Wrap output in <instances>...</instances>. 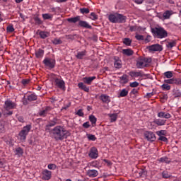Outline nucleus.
<instances>
[{
  "label": "nucleus",
  "instance_id": "1",
  "mask_svg": "<svg viewBox=\"0 0 181 181\" xmlns=\"http://www.w3.org/2000/svg\"><path fill=\"white\" fill-rule=\"evenodd\" d=\"M49 134L53 139L55 141H63L64 139H67L70 136V132L66 130L62 126H57L54 127Z\"/></svg>",
  "mask_w": 181,
  "mask_h": 181
},
{
  "label": "nucleus",
  "instance_id": "2",
  "mask_svg": "<svg viewBox=\"0 0 181 181\" xmlns=\"http://www.w3.org/2000/svg\"><path fill=\"white\" fill-rule=\"evenodd\" d=\"M151 32L158 39L168 37V31L162 27L151 28Z\"/></svg>",
  "mask_w": 181,
  "mask_h": 181
},
{
  "label": "nucleus",
  "instance_id": "3",
  "mask_svg": "<svg viewBox=\"0 0 181 181\" xmlns=\"http://www.w3.org/2000/svg\"><path fill=\"white\" fill-rule=\"evenodd\" d=\"M32 129V125L28 124L23 127V129L18 134V138L20 141H26V136H28L29 132Z\"/></svg>",
  "mask_w": 181,
  "mask_h": 181
},
{
  "label": "nucleus",
  "instance_id": "4",
  "mask_svg": "<svg viewBox=\"0 0 181 181\" xmlns=\"http://www.w3.org/2000/svg\"><path fill=\"white\" fill-rule=\"evenodd\" d=\"M42 63L46 67H49V69H54L56 66V60L52 58H45Z\"/></svg>",
  "mask_w": 181,
  "mask_h": 181
},
{
  "label": "nucleus",
  "instance_id": "5",
  "mask_svg": "<svg viewBox=\"0 0 181 181\" xmlns=\"http://www.w3.org/2000/svg\"><path fill=\"white\" fill-rule=\"evenodd\" d=\"M42 180H50L52 179V171L44 169L41 173Z\"/></svg>",
  "mask_w": 181,
  "mask_h": 181
},
{
  "label": "nucleus",
  "instance_id": "6",
  "mask_svg": "<svg viewBox=\"0 0 181 181\" xmlns=\"http://www.w3.org/2000/svg\"><path fill=\"white\" fill-rule=\"evenodd\" d=\"M144 138L149 142H154V141H156V136H155L154 133L152 132H145Z\"/></svg>",
  "mask_w": 181,
  "mask_h": 181
},
{
  "label": "nucleus",
  "instance_id": "7",
  "mask_svg": "<svg viewBox=\"0 0 181 181\" xmlns=\"http://www.w3.org/2000/svg\"><path fill=\"white\" fill-rule=\"evenodd\" d=\"M147 49L149 50V52H162V50H163L162 45L159 44H155L151 46H148L147 47Z\"/></svg>",
  "mask_w": 181,
  "mask_h": 181
},
{
  "label": "nucleus",
  "instance_id": "8",
  "mask_svg": "<svg viewBox=\"0 0 181 181\" xmlns=\"http://www.w3.org/2000/svg\"><path fill=\"white\" fill-rule=\"evenodd\" d=\"M88 156L91 159H97L98 158V150H97V148L92 147L90 149V152L88 153Z\"/></svg>",
  "mask_w": 181,
  "mask_h": 181
},
{
  "label": "nucleus",
  "instance_id": "9",
  "mask_svg": "<svg viewBox=\"0 0 181 181\" xmlns=\"http://www.w3.org/2000/svg\"><path fill=\"white\" fill-rule=\"evenodd\" d=\"M4 108L7 111H9V110H13V108H16V103L12 102V100H6Z\"/></svg>",
  "mask_w": 181,
  "mask_h": 181
},
{
  "label": "nucleus",
  "instance_id": "10",
  "mask_svg": "<svg viewBox=\"0 0 181 181\" xmlns=\"http://www.w3.org/2000/svg\"><path fill=\"white\" fill-rule=\"evenodd\" d=\"M55 86L58 87V88H60L61 90H64L65 88V83L64 81L59 78L54 79Z\"/></svg>",
  "mask_w": 181,
  "mask_h": 181
},
{
  "label": "nucleus",
  "instance_id": "11",
  "mask_svg": "<svg viewBox=\"0 0 181 181\" xmlns=\"http://www.w3.org/2000/svg\"><path fill=\"white\" fill-rule=\"evenodd\" d=\"M136 67L137 69H144V67H146V64H145V60L142 57H139L137 60Z\"/></svg>",
  "mask_w": 181,
  "mask_h": 181
},
{
  "label": "nucleus",
  "instance_id": "12",
  "mask_svg": "<svg viewBox=\"0 0 181 181\" xmlns=\"http://www.w3.org/2000/svg\"><path fill=\"white\" fill-rule=\"evenodd\" d=\"M117 23H125L127 22V16L117 13Z\"/></svg>",
  "mask_w": 181,
  "mask_h": 181
},
{
  "label": "nucleus",
  "instance_id": "13",
  "mask_svg": "<svg viewBox=\"0 0 181 181\" xmlns=\"http://www.w3.org/2000/svg\"><path fill=\"white\" fill-rule=\"evenodd\" d=\"M86 175L89 177H97L98 176V171L97 170H88L86 172Z\"/></svg>",
  "mask_w": 181,
  "mask_h": 181
},
{
  "label": "nucleus",
  "instance_id": "14",
  "mask_svg": "<svg viewBox=\"0 0 181 181\" xmlns=\"http://www.w3.org/2000/svg\"><path fill=\"white\" fill-rule=\"evenodd\" d=\"M114 60V66L115 69H121V67H122V62L119 59V58L118 57H115Z\"/></svg>",
  "mask_w": 181,
  "mask_h": 181
},
{
  "label": "nucleus",
  "instance_id": "15",
  "mask_svg": "<svg viewBox=\"0 0 181 181\" xmlns=\"http://www.w3.org/2000/svg\"><path fill=\"white\" fill-rule=\"evenodd\" d=\"M129 76L131 77H144V72H142V71H132L129 72Z\"/></svg>",
  "mask_w": 181,
  "mask_h": 181
},
{
  "label": "nucleus",
  "instance_id": "16",
  "mask_svg": "<svg viewBox=\"0 0 181 181\" xmlns=\"http://www.w3.org/2000/svg\"><path fill=\"white\" fill-rule=\"evenodd\" d=\"M78 26H80L81 28H85L86 29H91V25L87 23V21H80L78 22Z\"/></svg>",
  "mask_w": 181,
  "mask_h": 181
},
{
  "label": "nucleus",
  "instance_id": "17",
  "mask_svg": "<svg viewBox=\"0 0 181 181\" xmlns=\"http://www.w3.org/2000/svg\"><path fill=\"white\" fill-rule=\"evenodd\" d=\"M158 118H165V119H169L170 118V114L165 112H160L158 113Z\"/></svg>",
  "mask_w": 181,
  "mask_h": 181
},
{
  "label": "nucleus",
  "instance_id": "18",
  "mask_svg": "<svg viewBox=\"0 0 181 181\" xmlns=\"http://www.w3.org/2000/svg\"><path fill=\"white\" fill-rule=\"evenodd\" d=\"M51 110H52V107H47L44 110H40L39 112L40 117H46V115H47V112H49V111H51Z\"/></svg>",
  "mask_w": 181,
  "mask_h": 181
},
{
  "label": "nucleus",
  "instance_id": "19",
  "mask_svg": "<svg viewBox=\"0 0 181 181\" xmlns=\"http://www.w3.org/2000/svg\"><path fill=\"white\" fill-rule=\"evenodd\" d=\"M96 77L95 76H92V77H85L83 78V83H85L86 84H91V83H93V81H94V80H95Z\"/></svg>",
  "mask_w": 181,
  "mask_h": 181
},
{
  "label": "nucleus",
  "instance_id": "20",
  "mask_svg": "<svg viewBox=\"0 0 181 181\" xmlns=\"http://www.w3.org/2000/svg\"><path fill=\"white\" fill-rule=\"evenodd\" d=\"M100 100L104 103L105 104H108L111 102V100L110 99V96L107 95H100Z\"/></svg>",
  "mask_w": 181,
  "mask_h": 181
},
{
  "label": "nucleus",
  "instance_id": "21",
  "mask_svg": "<svg viewBox=\"0 0 181 181\" xmlns=\"http://www.w3.org/2000/svg\"><path fill=\"white\" fill-rule=\"evenodd\" d=\"M153 122L156 125H158L159 127H162V126L165 125V124H166V120L162 119H156L153 121Z\"/></svg>",
  "mask_w": 181,
  "mask_h": 181
},
{
  "label": "nucleus",
  "instance_id": "22",
  "mask_svg": "<svg viewBox=\"0 0 181 181\" xmlns=\"http://www.w3.org/2000/svg\"><path fill=\"white\" fill-rule=\"evenodd\" d=\"M78 87L81 90H83V91H86V93H88V91H90V88L87 87V86H86L83 82L78 83Z\"/></svg>",
  "mask_w": 181,
  "mask_h": 181
},
{
  "label": "nucleus",
  "instance_id": "23",
  "mask_svg": "<svg viewBox=\"0 0 181 181\" xmlns=\"http://www.w3.org/2000/svg\"><path fill=\"white\" fill-rule=\"evenodd\" d=\"M108 19H109L110 22H111L112 23H117V13L110 14L108 16Z\"/></svg>",
  "mask_w": 181,
  "mask_h": 181
},
{
  "label": "nucleus",
  "instance_id": "24",
  "mask_svg": "<svg viewBox=\"0 0 181 181\" xmlns=\"http://www.w3.org/2000/svg\"><path fill=\"white\" fill-rule=\"evenodd\" d=\"M44 54L45 51L42 49H39L37 51H35V57H37V59H42Z\"/></svg>",
  "mask_w": 181,
  "mask_h": 181
},
{
  "label": "nucleus",
  "instance_id": "25",
  "mask_svg": "<svg viewBox=\"0 0 181 181\" xmlns=\"http://www.w3.org/2000/svg\"><path fill=\"white\" fill-rule=\"evenodd\" d=\"M172 15H173V11L168 10L163 13V18H164V19H170Z\"/></svg>",
  "mask_w": 181,
  "mask_h": 181
},
{
  "label": "nucleus",
  "instance_id": "26",
  "mask_svg": "<svg viewBox=\"0 0 181 181\" xmlns=\"http://www.w3.org/2000/svg\"><path fill=\"white\" fill-rule=\"evenodd\" d=\"M67 21L70 23H77V22H80V16L74 18H69L67 19Z\"/></svg>",
  "mask_w": 181,
  "mask_h": 181
},
{
  "label": "nucleus",
  "instance_id": "27",
  "mask_svg": "<svg viewBox=\"0 0 181 181\" xmlns=\"http://www.w3.org/2000/svg\"><path fill=\"white\" fill-rule=\"evenodd\" d=\"M87 54V52L83 50L82 52H78L76 55V59H81Z\"/></svg>",
  "mask_w": 181,
  "mask_h": 181
},
{
  "label": "nucleus",
  "instance_id": "28",
  "mask_svg": "<svg viewBox=\"0 0 181 181\" xmlns=\"http://www.w3.org/2000/svg\"><path fill=\"white\" fill-rule=\"evenodd\" d=\"M175 46H176V40H170L166 44V47H168V49H172Z\"/></svg>",
  "mask_w": 181,
  "mask_h": 181
},
{
  "label": "nucleus",
  "instance_id": "29",
  "mask_svg": "<svg viewBox=\"0 0 181 181\" xmlns=\"http://www.w3.org/2000/svg\"><path fill=\"white\" fill-rule=\"evenodd\" d=\"M123 54H125V56H132L134 54V51L131 49H122Z\"/></svg>",
  "mask_w": 181,
  "mask_h": 181
},
{
  "label": "nucleus",
  "instance_id": "30",
  "mask_svg": "<svg viewBox=\"0 0 181 181\" xmlns=\"http://www.w3.org/2000/svg\"><path fill=\"white\" fill-rule=\"evenodd\" d=\"M89 121L91 122L93 127H95V124L97 123V118L94 115L89 116Z\"/></svg>",
  "mask_w": 181,
  "mask_h": 181
},
{
  "label": "nucleus",
  "instance_id": "31",
  "mask_svg": "<svg viewBox=\"0 0 181 181\" xmlns=\"http://www.w3.org/2000/svg\"><path fill=\"white\" fill-rule=\"evenodd\" d=\"M56 125V122H50L48 124L46 125L45 131L50 132V127H54Z\"/></svg>",
  "mask_w": 181,
  "mask_h": 181
},
{
  "label": "nucleus",
  "instance_id": "32",
  "mask_svg": "<svg viewBox=\"0 0 181 181\" xmlns=\"http://www.w3.org/2000/svg\"><path fill=\"white\" fill-rule=\"evenodd\" d=\"M16 155H18V156H22L23 155V149L21 147L16 148Z\"/></svg>",
  "mask_w": 181,
  "mask_h": 181
},
{
  "label": "nucleus",
  "instance_id": "33",
  "mask_svg": "<svg viewBox=\"0 0 181 181\" xmlns=\"http://www.w3.org/2000/svg\"><path fill=\"white\" fill-rule=\"evenodd\" d=\"M39 35H40L41 39H46V37H48V36H49V33L45 32V31H40L39 33Z\"/></svg>",
  "mask_w": 181,
  "mask_h": 181
},
{
  "label": "nucleus",
  "instance_id": "34",
  "mask_svg": "<svg viewBox=\"0 0 181 181\" xmlns=\"http://www.w3.org/2000/svg\"><path fill=\"white\" fill-rule=\"evenodd\" d=\"M120 81H122V83H123L124 84H127V83H128V75L124 74L122 76L120 77Z\"/></svg>",
  "mask_w": 181,
  "mask_h": 181
},
{
  "label": "nucleus",
  "instance_id": "35",
  "mask_svg": "<svg viewBox=\"0 0 181 181\" xmlns=\"http://www.w3.org/2000/svg\"><path fill=\"white\" fill-rule=\"evenodd\" d=\"M28 101H36L37 100V96L33 93L28 97Z\"/></svg>",
  "mask_w": 181,
  "mask_h": 181
},
{
  "label": "nucleus",
  "instance_id": "36",
  "mask_svg": "<svg viewBox=\"0 0 181 181\" xmlns=\"http://www.w3.org/2000/svg\"><path fill=\"white\" fill-rule=\"evenodd\" d=\"M109 117L110 118V122H115L118 115L117 114H110L109 115Z\"/></svg>",
  "mask_w": 181,
  "mask_h": 181
},
{
  "label": "nucleus",
  "instance_id": "37",
  "mask_svg": "<svg viewBox=\"0 0 181 181\" xmlns=\"http://www.w3.org/2000/svg\"><path fill=\"white\" fill-rule=\"evenodd\" d=\"M159 162L163 163H170V160L168 157H162L159 159Z\"/></svg>",
  "mask_w": 181,
  "mask_h": 181
},
{
  "label": "nucleus",
  "instance_id": "38",
  "mask_svg": "<svg viewBox=\"0 0 181 181\" xmlns=\"http://www.w3.org/2000/svg\"><path fill=\"white\" fill-rule=\"evenodd\" d=\"M164 76L166 78H172L173 77V72L170 71H166L164 73Z\"/></svg>",
  "mask_w": 181,
  "mask_h": 181
},
{
  "label": "nucleus",
  "instance_id": "39",
  "mask_svg": "<svg viewBox=\"0 0 181 181\" xmlns=\"http://www.w3.org/2000/svg\"><path fill=\"white\" fill-rule=\"evenodd\" d=\"M161 88L164 91H169L170 90V86L168 83H164L161 86Z\"/></svg>",
  "mask_w": 181,
  "mask_h": 181
},
{
  "label": "nucleus",
  "instance_id": "40",
  "mask_svg": "<svg viewBox=\"0 0 181 181\" xmlns=\"http://www.w3.org/2000/svg\"><path fill=\"white\" fill-rule=\"evenodd\" d=\"M128 95V90L127 89H122L120 91L119 97H127Z\"/></svg>",
  "mask_w": 181,
  "mask_h": 181
},
{
  "label": "nucleus",
  "instance_id": "41",
  "mask_svg": "<svg viewBox=\"0 0 181 181\" xmlns=\"http://www.w3.org/2000/svg\"><path fill=\"white\" fill-rule=\"evenodd\" d=\"M123 43L126 45V46H131V43H132V40L129 38H124L123 40Z\"/></svg>",
  "mask_w": 181,
  "mask_h": 181
},
{
  "label": "nucleus",
  "instance_id": "42",
  "mask_svg": "<svg viewBox=\"0 0 181 181\" xmlns=\"http://www.w3.org/2000/svg\"><path fill=\"white\" fill-rule=\"evenodd\" d=\"M164 83L165 84H175V78H170V79H165Z\"/></svg>",
  "mask_w": 181,
  "mask_h": 181
},
{
  "label": "nucleus",
  "instance_id": "43",
  "mask_svg": "<svg viewBox=\"0 0 181 181\" xmlns=\"http://www.w3.org/2000/svg\"><path fill=\"white\" fill-rule=\"evenodd\" d=\"M42 18L45 20L52 19V18H53V15L49 14V13H44V14H42Z\"/></svg>",
  "mask_w": 181,
  "mask_h": 181
},
{
  "label": "nucleus",
  "instance_id": "44",
  "mask_svg": "<svg viewBox=\"0 0 181 181\" xmlns=\"http://www.w3.org/2000/svg\"><path fill=\"white\" fill-rule=\"evenodd\" d=\"M52 43L54 45H62V43H63V41H62L60 40V38L57 39V38H55L52 40Z\"/></svg>",
  "mask_w": 181,
  "mask_h": 181
},
{
  "label": "nucleus",
  "instance_id": "45",
  "mask_svg": "<svg viewBox=\"0 0 181 181\" xmlns=\"http://www.w3.org/2000/svg\"><path fill=\"white\" fill-rule=\"evenodd\" d=\"M162 175L164 179H169L170 177V174L168 171H163Z\"/></svg>",
  "mask_w": 181,
  "mask_h": 181
},
{
  "label": "nucleus",
  "instance_id": "46",
  "mask_svg": "<svg viewBox=\"0 0 181 181\" xmlns=\"http://www.w3.org/2000/svg\"><path fill=\"white\" fill-rule=\"evenodd\" d=\"M174 84H176V86H181V78H174Z\"/></svg>",
  "mask_w": 181,
  "mask_h": 181
},
{
  "label": "nucleus",
  "instance_id": "47",
  "mask_svg": "<svg viewBox=\"0 0 181 181\" xmlns=\"http://www.w3.org/2000/svg\"><path fill=\"white\" fill-rule=\"evenodd\" d=\"M47 168L50 170H56V168H57V165H56V164L51 163L47 165Z\"/></svg>",
  "mask_w": 181,
  "mask_h": 181
},
{
  "label": "nucleus",
  "instance_id": "48",
  "mask_svg": "<svg viewBox=\"0 0 181 181\" xmlns=\"http://www.w3.org/2000/svg\"><path fill=\"white\" fill-rule=\"evenodd\" d=\"M80 12L81 13H90V9L88 8H80Z\"/></svg>",
  "mask_w": 181,
  "mask_h": 181
},
{
  "label": "nucleus",
  "instance_id": "49",
  "mask_svg": "<svg viewBox=\"0 0 181 181\" xmlns=\"http://www.w3.org/2000/svg\"><path fill=\"white\" fill-rule=\"evenodd\" d=\"M34 21L37 25H42V20L37 16L34 18Z\"/></svg>",
  "mask_w": 181,
  "mask_h": 181
},
{
  "label": "nucleus",
  "instance_id": "50",
  "mask_svg": "<svg viewBox=\"0 0 181 181\" xmlns=\"http://www.w3.org/2000/svg\"><path fill=\"white\" fill-rule=\"evenodd\" d=\"M6 30L9 33H12V32L15 31V28H13V25H8V26H7Z\"/></svg>",
  "mask_w": 181,
  "mask_h": 181
},
{
  "label": "nucleus",
  "instance_id": "51",
  "mask_svg": "<svg viewBox=\"0 0 181 181\" xmlns=\"http://www.w3.org/2000/svg\"><path fill=\"white\" fill-rule=\"evenodd\" d=\"M6 163V160L5 159H0V168H5V165Z\"/></svg>",
  "mask_w": 181,
  "mask_h": 181
},
{
  "label": "nucleus",
  "instance_id": "52",
  "mask_svg": "<svg viewBox=\"0 0 181 181\" xmlns=\"http://www.w3.org/2000/svg\"><path fill=\"white\" fill-rule=\"evenodd\" d=\"M90 16V19H92V21H97V19H98V16L95 15V13H91Z\"/></svg>",
  "mask_w": 181,
  "mask_h": 181
},
{
  "label": "nucleus",
  "instance_id": "53",
  "mask_svg": "<svg viewBox=\"0 0 181 181\" xmlns=\"http://www.w3.org/2000/svg\"><path fill=\"white\" fill-rule=\"evenodd\" d=\"M135 37L136 40H144V35L136 34Z\"/></svg>",
  "mask_w": 181,
  "mask_h": 181
},
{
  "label": "nucleus",
  "instance_id": "54",
  "mask_svg": "<svg viewBox=\"0 0 181 181\" xmlns=\"http://www.w3.org/2000/svg\"><path fill=\"white\" fill-rule=\"evenodd\" d=\"M76 115H78V117H84V112H83V110H78L76 112Z\"/></svg>",
  "mask_w": 181,
  "mask_h": 181
},
{
  "label": "nucleus",
  "instance_id": "55",
  "mask_svg": "<svg viewBox=\"0 0 181 181\" xmlns=\"http://www.w3.org/2000/svg\"><path fill=\"white\" fill-rule=\"evenodd\" d=\"M157 135H158V136H160L161 135H165L166 134V131L165 130H160V131H158L156 132Z\"/></svg>",
  "mask_w": 181,
  "mask_h": 181
},
{
  "label": "nucleus",
  "instance_id": "56",
  "mask_svg": "<svg viewBox=\"0 0 181 181\" xmlns=\"http://www.w3.org/2000/svg\"><path fill=\"white\" fill-rule=\"evenodd\" d=\"M129 86L132 88L138 87V86H139V83L134 81V82L131 83Z\"/></svg>",
  "mask_w": 181,
  "mask_h": 181
},
{
  "label": "nucleus",
  "instance_id": "57",
  "mask_svg": "<svg viewBox=\"0 0 181 181\" xmlns=\"http://www.w3.org/2000/svg\"><path fill=\"white\" fill-rule=\"evenodd\" d=\"M88 138L89 139V141H95V139H97V138L95 137V136L93 135V134H89L88 136Z\"/></svg>",
  "mask_w": 181,
  "mask_h": 181
},
{
  "label": "nucleus",
  "instance_id": "58",
  "mask_svg": "<svg viewBox=\"0 0 181 181\" xmlns=\"http://www.w3.org/2000/svg\"><path fill=\"white\" fill-rule=\"evenodd\" d=\"M2 132H5V125H4L2 123H0V134H2Z\"/></svg>",
  "mask_w": 181,
  "mask_h": 181
},
{
  "label": "nucleus",
  "instance_id": "59",
  "mask_svg": "<svg viewBox=\"0 0 181 181\" xmlns=\"http://www.w3.org/2000/svg\"><path fill=\"white\" fill-rule=\"evenodd\" d=\"M168 100V94H163V95H161L160 101H161L162 103H163V101H164V100Z\"/></svg>",
  "mask_w": 181,
  "mask_h": 181
},
{
  "label": "nucleus",
  "instance_id": "60",
  "mask_svg": "<svg viewBox=\"0 0 181 181\" xmlns=\"http://www.w3.org/2000/svg\"><path fill=\"white\" fill-rule=\"evenodd\" d=\"M143 60H144V63L145 64H146V63H151L152 62V59L151 58H145L144 57H142Z\"/></svg>",
  "mask_w": 181,
  "mask_h": 181
},
{
  "label": "nucleus",
  "instance_id": "61",
  "mask_svg": "<svg viewBox=\"0 0 181 181\" xmlns=\"http://www.w3.org/2000/svg\"><path fill=\"white\" fill-rule=\"evenodd\" d=\"M30 82V80H29V79H23L21 81V83L23 86H27V84Z\"/></svg>",
  "mask_w": 181,
  "mask_h": 181
},
{
  "label": "nucleus",
  "instance_id": "62",
  "mask_svg": "<svg viewBox=\"0 0 181 181\" xmlns=\"http://www.w3.org/2000/svg\"><path fill=\"white\" fill-rule=\"evenodd\" d=\"M158 139H159V141H163V142H168V138H166L163 136H160Z\"/></svg>",
  "mask_w": 181,
  "mask_h": 181
},
{
  "label": "nucleus",
  "instance_id": "63",
  "mask_svg": "<svg viewBox=\"0 0 181 181\" xmlns=\"http://www.w3.org/2000/svg\"><path fill=\"white\" fill-rule=\"evenodd\" d=\"M103 162H105V163H106L107 166H111V165H112L111 161H110V160H108L107 159H104Z\"/></svg>",
  "mask_w": 181,
  "mask_h": 181
},
{
  "label": "nucleus",
  "instance_id": "64",
  "mask_svg": "<svg viewBox=\"0 0 181 181\" xmlns=\"http://www.w3.org/2000/svg\"><path fill=\"white\" fill-rule=\"evenodd\" d=\"M83 128H88L90 127V122H86L83 124Z\"/></svg>",
  "mask_w": 181,
  "mask_h": 181
}]
</instances>
